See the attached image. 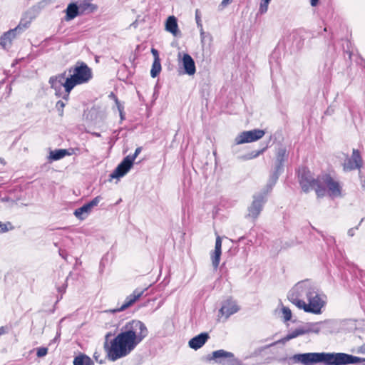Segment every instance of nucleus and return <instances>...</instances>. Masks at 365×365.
I'll return each mask as SVG.
<instances>
[{
  "label": "nucleus",
  "instance_id": "nucleus-1",
  "mask_svg": "<svg viewBox=\"0 0 365 365\" xmlns=\"http://www.w3.org/2000/svg\"><path fill=\"white\" fill-rule=\"evenodd\" d=\"M148 330L145 324L137 319L127 322L112 340L108 341L111 335H106L104 349L108 358L113 361L129 355L136 346L148 336Z\"/></svg>",
  "mask_w": 365,
  "mask_h": 365
},
{
  "label": "nucleus",
  "instance_id": "nucleus-2",
  "mask_svg": "<svg viewBox=\"0 0 365 365\" xmlns=\"http://www.w3.org/2000/svg\"><path fill=\"white\" fill-rule=\"evenodd\" d=\"M298 284H311L309 282H303ZM289 300L299 309L306 312L319 314L324 306V302L314 288L306 285L299 286L292 291L288 295Z\"/></svg>",
  "mask_w": 365,
  "mask_h": 365
},
{
  "label": "nucleus",
  "instance_id": "nucleus-3",
  "mask_svg": "<svg viewBox=\"0 0 365 365\" xmlns=\"http://www.w3.org/2000/svg\"><path fill=\"white\" fill-rule=\"evenodd\" d=\"M68 71L69 76L66 78L65 83L67 96L75 86L86 83L93 78L91 68L83 61H78Z\"/></svg>",
  "mask_w": 365,
  "mask_h": 365
},
{
  "label": "nucleus",
  "instance_id": "nucleus-4",
  "mask_svg": "<svg viewBox=\"0 0 365 365\" xmlns=\"http://www.w3.org/2000/svg\"><path fill=\"white\" fill-rule=\"evenodd\" d=\"M298 180L304 192L314 190L317 197H322L325 195L326 188L322 185L321 177L315 178L307 168L303 167L299 169Z\"/></svg>",
  "mask_w": 365,
  "mask_h": 365
},
{
  "label": "nucleus",
  "instance_id": "nucleus-5",
  "mask_svg": "<svg viewBox=\"0 0 365 365\" xmlns=\"http://www.w3.org/2000/svg\"><path fill=\"white\" fill-rule=\"evenodd\" d=\"M363 166V159L360 151L357 149H353L351 157L346 155V158L342 164L343 170L346 172L354 170H360Z\"/></svg>",
  "mask_w": 365,
  "mask_h": 365
},
{
  "label": "nucleus",
  "instance_id": "nucleus-6",
  "mask_svg": "<svg viewBox=\"0 0 365 365\" xmlns=\"http://www.w3.org/2000/svg\"><path fill=\"white\" fill-rule=\"evenodd\" d=\"M264 134V130L260 129L243 131L236 137L235 143L237 145H240L255 142L261 139Z\"/></svg>",
  "mask_w": 365,
  "mask_h": 365
},
{
  "label": "nucleus",
  "instance_id": "nucleus-7",
  "mask_svg": "<svg viewBox=\"0 0 365 365\" xmlns=\"http://www.w3.org/2000/svg\"><path fill=\"white\" fill-rule=\"evenodd\" d=\"M239 309V307L234 300L231 298L227 299L222 302V305L218 312L217 320L220 322L223 319V321H225L231 315L237 312Z\"/></svg>",
  "mask_w": 365,
  "mask_h": 365
},
{
  "label": "nucleus",
  "instance_id": "nucleus-8",
  "mask_svg": "<svg viewBox=\"0 0 365 365\" xmlns=\"http://www.w3.org/2000/svg\"><path fill=\"white\" fill-rule=\"evenodd\" d=\"M321 180L326 185L329 196L337 197L341 195V187L339 182L335 180L330 174L326 173L322 175Z\"/></svg>",
  "mask_w": 365,
  "mask_h": 365
},
{
  "label": "nucleus",
  "instance_id": "nucleus-9",
  "mask_svg": "<svg viewBox=\"0 0 365 365\" xmlns=\"http://www.w3.org/2000/svg\"><path fill=\"white\" fill-rule=\"evenodd\" d=\"M264 202L265 200L264 196L258 195L254 197L252 202L247 209L248 212L246 215V218L252 220H257L262 210Z\"/></svg>",
  "mask_w": 365,
  "mask_h": 365
},
{
  "label": "nucleus",
  "instance_id": "nucleus-10",
  "mask_svg": "<svg viewBox=\"0 0 365 365\" xmlns=\"http://www.w3.org/2000/svg\"><path fill=\"white\" fill-rule=\"evenodd\" d=\"M147 289L148 287L144 289L136 288L130 294L127 296L123 304L119 308L113 309L112 312H122L132 307L140 299Z\"/></svg>",
  "mask_w": 365,
  "mask_h": 365
},
{
  "label": "nucleus",
  "instance_id": "nucleus-11",
  "mask_svg": "<svg viewBox=\"0 0 365 365\" xmlns=\"http://www.w3.org/2000/svg\"><path fill=\"white\" fill-rule=\"evenodd\" d=\"M133 162H132V159L130 155L126 156L123 161L117 166L113 173L110 175V177L119 178L125 175L129 170L131 168Z\"/></svg>",
  "mask_w": 365,
  "mask_h": 365
},
{
  "label": "nucleus",
  "instance_id": "nucleus-12",
  "mask_svg": "<svg viewBox=\"0 0 365 365\" xmlns=\"http://www.w3.org/2000/svg\"><path fill=\"white\" fill-rule=\"evenodd\" d=\"M101 199V197L100 196H97V197H94L89 202H88V203L83 205L82 207L76 209L74 211V215L80 220H83L85 218V217L83 216V214H86V215L89 214L91 212L93 207L96 206L99 203Z\"/></svg>",
  "mask_w": 365,
  "mask_h": 365
},
{
  "label": "nucleus",
  "instance_id": "nucleus-13",
  "mask_svg": "<svg viewBox=\"0 0 365 365\" xmlns=\"http://www.w3.org/2000/svg\"><path fill=\"white\" fill-rule=\"evenodd\" d=\"M288 158V152L285 147L279 148L275 153L274 169L275 172H279Z\"/></svg>",
  "mask_w": 365,
  "mask_h": 365
},
{
  "label": "nucleus",
  "instance_id": "nucleus-14",
  "mask_svg": "<svg viewBox=\"0 0 365 365\" xmlns=\"http://www.w3.org/2000/svg\"><path fill=\"white\" fill-rule=\"evenodd\" d=\"M66 72H63L56 76H51L49 78V83L51 85V88L54 89L55 91H59L62 87L64 88L65 91L66 92Z\"/></svg>",
  "mask_w": 365,
  "mask_h": 365
},
{
  "label": "nucleus",
  "instance_id": "nucleus-15",
  "mask_svg": "<svg viewBox=\"0 0 365 365\" xmlns=\"http://www.w3.org/2000/svg\"><path fill=\"white\" fill-rule=\"evenodd\" d=\"M222 255V239L220 236L216 237L215 250L211 253L212 263L215 269H217L220 262Z\"/></svg>",
  "mask_w": 365,
  "mask_h": 365
},
{
  "label": "nucleus",
  "instance_id": "nucleus-16",
  "mask_svg": "<svg viewBox=\"0 0 365 365\" xmlns=\"http://www.w3.org/2000/svg\"><path fill=\"white\" fill-rule=\"evenodd\" d=\"M76 150H78V148H70L67 149H57L51 150L49 153L48 158L51 161L58 160L66 155H72L76 153Z\"/></svg>",
  "mask_w": 365,
  "mask_h": 365
},
{
  "label": "nucleus",
  "instance_id": "nucleus-17",
  "mask_svg": "<svg viewBox=\"0 0 365 365\" xmlns=\"http://www.w3.org/2000/svg\"><path fill=\"white\" fill-rule=\"evenodd\" d=\"M150 51L154 58L150 70V76L153 78H155L160 74L162 70L160 58L159 56L158 51L157 49L152 48Z\"/></svg>",
  "mask_w": 365,
  "mask_h": 365
},
{
  "label": "nucleus",
  "instance_id": "nucleus-18",
  "mask_svg": "<svg viewBox=\"0 0 365 365\" xmlns=\"http://www.w3.org/2000/svg\"><path fill=\"white\" fill-rule=\"evenodd\" d=\"M209 339V335L207 333H201L197 336L193 337L189 341V346L192 349L197 350L201 348Z\"/></svg>",
  "mask_w": 365,
  "mask_h": 365
},
{
  "label": "nucleus",
  "instance_id": "nucleus-19",
  "mask_svg": "<svg viewBox=\"0 0 365 365\" xmlns=\"http://www.w3.org/2000/svg\"><path fill=\"white\" fill-rule=\"evenodd\" d=\"M183 67L185 73L188 75H193L196 71L195 64L192 58L187 53L184 54L182 58Z\"/></svg>",
  "mask_w": 365,
  "mask_h": 365
},
{
  "label": "nucleus",
  "instance_id": "nucleus-20",
  "mask_svg": "<svg viewBox=\"0 0 365 365\" xmlns=\"http://www.w3.org/2000/svg\"><path fill=\"white\" fill-rule=\"evenodd\" d=\"M16 33H15L12 29L5 32L0 37V45L4 48H9L12 44V41L16 38Z\"/></svg>",
  "mask_w": 365,
  "mask_h": 365
},
{
  "label": "nucleus",
  "instance_id": "nucleus-21",
  "mask_svg": "<svg viewBox=\"0 0 365 365\" xmlns=\"http://www.w3.org/2000/svg\"><path fill=\"white\" fill-rule=\"evenodd\" d=\"M65 12H66V16H65L66 21H71V20L75 19L76 16L81 15L80 11H79V7L78 6L76 3L68 4Z\"/></svg>",
  "mask_w": 365,
  "mask_h": 365
},
{
  "label": "nucleus",
  "instance_id": "nucleus-22",
  "mask_svg": "<svg viewBox=\"0 0 365 365\" xmlns=\"http://www.w3.org/2000/svg\"><path fill=\"white\" fill-rule=\"evenodd\" d=\"M212 358L215 359H227L232 364L237 361L232 353L226 351L223 349L217 350L212 352Z\"/></svg>",
  "mask_w": 365,
  "mask_h": 365
},
{
  "label": "nucleus",
  "instance_id": "nucleus-23",
  "mask_svg": "<svg viewBox=\"0 0 365 365\" xmlns=\"http://www.w3.org/2000/svg\"><path fill=\"white\" fill-rule=\"evenodd\" d=\"M165 30L174 36L178 34V25L177 19L174 16H170L165 22Z\"/></svg>",
  "mask_w": 365,
  "mask_h": 365
},
{
  "label": "nucleus",
  "instance_id": "nucleus-24",
  "mask_svg": "<svg viewBox=\"0 0 365 365\" xmlns=\"http://www.w3.org/2000/svg\"><path fill=\"white\" fill-rule=\"evenodd\" d=\"M78 6L79 7L81 15L93 13L98 9V6L96 4H92L88 0H83Z\"/></svg>",
  "mask_w": 365,
  "mask_h": 365
},
{
  "label": "nucleus",
  "instance_id": "nucleus-25",
  "mask_svg": "<svg viewBox=\"0 0 365 365\" xmlns=\"http://www.w3.org/2000/svg\"><path fill=\"white\" fill-rule=\"evenodd\" d=\"M93 364L91 358L85 354H81L73 359V365H93Z\"/></svg>",
  "mask_w": 365,
  "mask_h": 365
},
{
  "label": "nucleus",
  "instance_id": "nucleus-26",
  "mask_svg": "<svg viewBox=\"0 0 365 365\" xmlns=\"http://www.w3.org/2000/svg\"><path fill=\"white\" fill-rule=\"evenodd\" d=\"M306 332H307V331H305L303 329H297L294 330L292 333L288 334L284 337V340L289 341V340L292 339L294 338H296V337H297V336H299L300 335H303Z\"/></svg>",
  "mask_w": 365,
  "mask_h": 365
},
{
  "label": "nucleus",
  "instance_id": "nucleus-27",
  "mask_svg": "<svg viewBox=\"0 0 365 365\" xmlns=\"http://www.w3.org/2000/svg\"><path fill=\"white\" fill-rule=\"evenodd\" d=\"M30 25V21H24L23 19L21 20V21L19 22V25L13 29L12 30L15 32V33H21L23 31L26 30V29L29 28Z\"/></svg>",
  "mask_w": 365,
  "mask_h": 365
},
{
  "label": "nucleus",
  "instance_id": "nucleus-28",
  "mask_svg": "<svg viewBox=\"0 0 365 365\" xmlns=\"http://www.w3.org/2000/svg\"><path fill=\"white\" fill-rule=\"evenodd\" d=\"M13 229H14V227L10 222H0V232L1 233L6 232L9 230H11Z\"/></svg>",
  "mask_w": 365,
  "mask_h": 365
},
{
  "label": "nucleus",
  "instance_id": "nucleus-29",
  "mask_svg": "<svg viewBox=\"0 0 365 365\" xmlns=\"http://www.w3.org/2000/svg\"><path fill=\"white\" fill-rule=\"evenodd\" d=\"M282 312L284 322H288L292 319V311L289 307H283L282 308Z\"/></svg>",
  "mask_w": 365,
  "mask_h": 365
},
{
  "label": "nucleus",
  "instance_id": "nucleus-30",
  "mask_svg": "<svg viewBox=\"0 0 365 365\" xmlns=\"http://www.w3.org/2000/svg\"><path fill=\"white\" fill-rule=\"evenodd\" d=\"M270 1L271 0H262L261 1L260 5H259V11L260 14H262L267 11L268 5H269Z\"/></svg>",
  "mask_w": 365,
  "mask_h": 365
},
{
  "label": "nucleus",
  "instance_id": "nucleus-31",
  "mask_svg": "<svg viewBox=\"0 0 365 365\" xmlns=\"http://www.w3.org/2000/svg\"><path fill=\"white\" fill-rule=\"evenodd\" d=\"M265 150V148H262L259 150H255L248 154V159H252L258 157L260 154H262Z\"/></svg>",
  "mask_w": 365,
  "mask_h": 365
},
{
  "label": "nucleus",
  "instance_id": "nucleus-32",
  "mask_svg": "<svg viewBox=\"0 0 365 365\" xmlns=\"http://www.w3.org/2000/svg\"><path fill=\"white\" fill-rule=\"evenodd\" d=\"M48 353V349L46 347H41L37 349L36 355L38 357L44 356Z\"/></svg>",
  "mask_w": 365,
  "mask_h": 365
},
{
  "label": "nucleus",
  "instance_id": "nucleus-33",
  "mask_svg": "<svg viewBox=\"0 0 365 365\" xmlns=\"http://www.w3.org/2000/svg\"><path fill=\"white\" fill-rule=\"evenodd\" d=\"M141 148L139 147V148H137L135 150V153L134 154L130 156V158L132 159V162H133L135 160V159L136 158V157L140 154V153L141 152Z\"/></svg>",
  "mask_w": 365,
  "mask_h": 365
},
{
  "label": "nucleus",
  "instance_id": "nucleus-34",
  "mask_svg": "<svg viewBox=\"0 0 365 365\" xmlns=\"http://www.w3.org/2000/svg\"><path fill=\"white\" fill-rule=\"evenodd\" d=\"M65 106V104L63 101H58L56 103V107L58 108V109H61V110L63 111V108H64Z\"/></svg>",
  "mask_w": 365,
  "mask_h": 365
},
{
  "label": "nucleus",
  "instance_id": "nucleus-35",
  "mask_svg": "<svg viewBox=\"0 0 365 365\" xmlns=\"http://www.w3.org/2000/svg\"><path fill=\"white\" fill-rule=\"evenodd\" d=\"M195 19H196L197 24H199L200 22L201 21V19H200V16L199 15V11L197 9L195 11Z\"/></svg>",
  "mask_w": 365,
  "mask_h": 365
},
{
  "label": "nucleus",
  "instance_id": "nucleus-36",
  "mask_svg": "<svg viewBox=\"0 0 365 365\" xmlns=\"http://www.w3.org/2000/svg\"><path fill=\"white\" fill-rule=\"evenodd\" d=\"M358 352L361 354H365V344H363L359 347Z\"/></svg>",
  "mask_w": 365,
  "mask_h": 365
},
{
  "label": "nucleus",
  "instance_id": "nucleus-37",
  "mask_svg": "<svg viewBox=\"0 0 365 365\" xmlns=\"http://www.w3.org/2000/svg\"><path fill=\"white\" fill-rule=\"evenodd\" d=\"M310 4L312 6H316L319 4V0H311Z\"/></svg>",
  "mask_w": 365,
  "mask_h": 365
},
{
  "label": "nucleus",
  "instance_id": "nucleus-38",
  "mask_svg": "<svg viewBox=\"0 0 365 365\" xmlns=\"http://www.w3.org/2000/svg\"><path fill=\"white\" fill-rule=\"evenodd\" d=\"M6 333V329L4 327H0V336Z\"/></svg>",
  "mask_w": 365,
  "mask_h": 365
},
{
  "label": "nucleus",
  "instance_id": "nucleus-39",
  "mask_svg": "<svg viewBox=\"0 0 365 365\" xmlns=\"http://www.w3.org/2000/svg\"><path fill=\"white\" fill-rule=\"evenodd\" d=\"M231 0H222V4L224 5L227 4Z\"/></svg>",
  "mask_w": 365,
  "mask_h": 365
},
{
  "label": "nucleus",
  "instance_id": "nucleus-40",
  "mask_svg": "<svg viewBox=\"0 0 365 365\" xmlns=\"http://www.w3.org/2000/svg\"><path fill=\"white\" fill-rule=\"evenodd\" d=\"M93 357L95 358V359L96 361L98 360V355H97V352H95L94 354H93Z\"/></svg>",
  "mask_w": 365,
  "mask_h": 365
}]
</instances>
